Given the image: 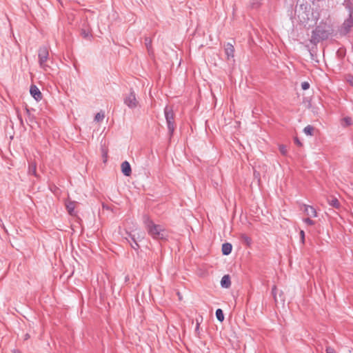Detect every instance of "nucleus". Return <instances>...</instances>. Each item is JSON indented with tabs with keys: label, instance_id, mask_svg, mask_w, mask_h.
<instances>
[{
	"label": "nucleus",
	"instance_id": "obj_24",
	"mask_svg": "<svg viewBox=\"0 0 353 353\" xmlns=\"http://www.w3.org/2000/svg\"><path fill=\"white\" fill-rule=\"evenodd\" d=\"M241 239L245 241L247 244H250L251 242L250 238H249L248 236L245 234H242Z\"/></svg>",
	"mask_w": 353,
	"mask_h": 353
},
{
	"label": "nucleus",
	"instance_id": "obj_30",
	"mask_svg": "<svg viewBox=\"0 0 353 353\" xmlns=\"http://www.w3.org/2000/svg\"><path fill=\"white\" fill-rule=\"evenodd\" d=\"M300 236H301V242L303 243H304V241H305V232L303 230H301L300 232Z\"/></svg>",
	"mask_w": 353,
	"mask_h": 353
},
{
	"label": "nucleus",
	"instance_id": "obj_13",
	"mask_svg": "<svg viewBox=\"0 0 353 353\" xmlns=\"http://www.w3.org/2000/svg\"><path fill=\"white\" fill-rule=\"evenodd\" d=\"M232 249V244L230 243H225L222 245L221 251L223 255H228L231 253Z\"/></svg>",
	"mask_w": 353,
	"mask_h": 353
},
{
	"label": "nucleus",
	"instance_id": "obj_15",
	"mask_svg": "<svg viewBox=\"0 0 353 353\" xmlns=\"http://www.w3.org/2000/svg\"><path fill=\"white\" fill-rule=\"evenodd\" d=\"M327 201L331 206L336 209L340 208V203L336 198L332 197L331 199H329Z\"/></svg>",
	"mask_w": 353,
	"mask_h": 353
},
{
	"label": "nucleus",
	"instance_id": "obj_14",
	"mask_svg": "<svg viewBox=\"0 0 353 353\" xmlns=\"http://www.w3.org/2000/svg\"><path fill=\"white\" fill-rule=\"evenodd\" d=\"M81 35L83 38L90 40L92 37V34L88 29L82 28L81 30Z\"/></svg>",
	"mask_w": 353,
	"mask_h": 353
},
{
	"label": "nucleus",
	"instance_id": "obj_25",
	"mask_svg": "<svg viewBox=\"0 0 353 353\" xmlns=\"http://www.w3.org/2000/svg\"><path fill=\"white\" fill-rule=\"evenodd\" d=\"M346 81L351 85H353V76L351 74H348L345 77Z\"/></svg>",
	"mask_w": 353,
	"mask_h": 353
},
{
	"label": "nucleus",
	"instance_id": "obj_21",
	"mask_svg": "<svg viewBox=\"0 0 353 353\" xmlns=\"http://www.w3.org/2000/svg\"><path fill=\"white\" fill-rule=\"evenodd\" d=\"M279 151L283 155V156H285L287 155V153H288V149H287V147L284 145H279Z\"/></svg>",
	"mask_w": 353,
	"mask_h": 353
},
{
	"label": "nucleus",
	"instance_id": "obj_9",
	"mask_svg": "<svg viewBox=\"0 0 353 353\" xmlns=\"http://www.w3.org/2000/svg\"><path fill=\"white\" fill-rule=\"evenodd\" d=\"M121 168L122 173L125 176H129L131 175V174H132L131 166H130V163L128 161H123L121 163Z\"/></svg>",
	"mask_w": 353,
	"mask_h": 353
},
{
	"label": "nucleus",
	"instance_id": "obj_27",
	"mask_svg": "<svg viewBox=\"0 0 353 353\" xmlns=\"http://www.w3.org/2000/svg\"><path fill=\"white\" fill-rule=\"evenodd\" d=\"M326 353H336L334 349L330 346H327L325 348Z\"/></svg>",
	"mask_w": 353,
	"mask_h": 353
},
{
	"label": "nucleus",
	"instance_id": "obj_16",
	"mask_svg": "<svg viewBox=\"0 0 353 353\" xmlns=\"http://www.w3.org/2000/svg\"><path fill=\"white\" fill-rule=\"evenodd\" d=\"M36 170H37L36 163L34 162L30 163L29 168H28V174H33L35 176H37V171Z\"/></svg>",
	"mask_w": 353,
	"mask_h": 353
},
{
	"label": "nucleus",
	"instance_id": "obj_33",
	"mask_svg": "<svg viewBox=\"0 0 353 353\" xmlns=\"http://www.w3.org/2000/svg\"><path fill=\"white\" fill-rule=\"evenodd\" d=\"M199 323L198 321V320H196V331H198L199 330Z\"/></svg>",
	"mask_w": 353,
	"mask_h": 353
},
{
	"label": "nucleus",
	"instance_id": "obj_36",
	"mask_svg": "<svg viewBox=\"0 0 353 353\" xmlns=\"http://www.w3.org/2000/svg\"><path fill=\"white\" fill-rule=\"evenodd\" d=\"M28 338H29V335L27 334L26 335L25 339H27Z\"/></svg>",
	"mask_w": 353,
	"mask_h": 353
},
{
	"label": "nucleus",
	"instance_id": "obj_4",
	"mask_svg": "<svg viewBox=\"0 0 353 353\" xmlns=\"http://www.w3.org/2000/svg\"><path fill=\"white\" fill-rule=\"evenodd\" d=\"M165 117L166 119L168 128L170 136L172 135L175 129V125L174 122V114L171 107L165 106L164 109Z\"/></svg>",
	"mask_w": 353,
	"mask_h": 353
},
{
	"label": "nucleus",
	"instance_id": "obj_6",
	"mask_svg": "<svg viewBox=\"0 0 353 353\" xmlns=\"http://www.w3.org/2000/svg\"><path fill=\"white\" fill-rule=\"evenodd\" d=\"M123 102L130 109L136 108L139 105V101L134 91L130 90V93L124 97Z\"/></svg>",
	"mask_w": 353,
	"mask_h": 353
},
{
	"label": "nucleus",
	"instance_id": "obj_17",
	"mask_svg": "<svg viewBox=\"0 0 353 353\" xmlns=\"http://www.w3.org/2000/svg\"><path fill=\"white\" fill-rule=\"evenodd\" d=\"M314 130V128L312 125H307L304 129H303V132L305 134L307 135H310V136H312L313 135V132Z\"/></svg>",
	"mask_w": 353,
	"mask_h": 353
},
{
	"label": "nucleus",
	"instance_id": "obj_11",
	"mask_svg": "<svg viewBox=\"0 0 353 353\" xmlns=\"http://www.w3.org/2000/svg\"><path fill=\"white\" fill-rule=\"evenodd\" d=\"M225 54L228 57V59L233 58L234 57V48L232 44L228 43L225 45Z\"/></svg>",
	"mask_w": 353,
	"mask_h": 353
},
{
	"label": "nucleus",
	"instance_id": "obj_37",
	"mask_svg": "<svg viewBox=\"0 0 353 353\" xmlns=\"http://www.w3.org/2000/svg\"><path fill=\"white\" fill-rule=\"evenodd\" d=\"M57 1L60 2V0H57Z\"/></svg>",
	"mask_w": 353,
	"mask_h": 353
},
{
	"label": "nucleus",
	"instance_id": "obj_35",
	"mask_svg": "<svg viewBox=\"0 0 353 353\" xmlns=\"http://www.w3.org/2000/svg\"><path fill=\"white\" fill-rule=\"evenodd\" d=\"M12 353H21V352L19 350L14 349L12 350Z\"/></svg>",
	"mask_w": 353,
	"mask_h": 353
},
{
	"label": "nucleus",
	"instance_id": "obj_10",
	"mask_svg": "<svg viewBox=\"0 0 353 353\" xmlns=\"http://www.w3.org/2000/svg\"><path fill=\"white\" fill-rule=\"evenodd\" d=\"M77 202L68 201L65 203L66 209L70 215H75L74 208L76 207Z\"/></svg>",
	"mask_w": 353,
	"mask_h": 353
},
{
	"label": "nucleus",
	"instance_id": "obj_23",
	"mask_svg": "<svg viewBox=\"0 0 353 353\" xmlns=\"http://www.w3.org/2000/svg\"><path fill=\"white\" fill-rule=\"evenodd\" d=\"M311 217H307L303 219V222L305 223L308 225H314L315 222L310 219Z\"/></svg>",
	"mask_w": 353,
	"mask_h": 353
},
{
	"label": "nucleus",
	"instance_id": "obj_18",
	"mask_svg": "<svg viewBox=\"0 0 353 353\" xmlns=\"http://www.w3.org/2000/svg\"><path fill=\"white\" fill-rule=\"evenodd\" d=\"M129 237L131 239V240L132 241V243H130V245L131 247L134 249V250H138V248H139V244L137 243V242L135 240V238H134V235H132L131 234H128Z\"/></svg>",
	"mask_w": 353,
	"mask_h": 353
},
{
	"label": "nucleus",
	"instance_id": "obj_22",
	"mask_svg": "<svg viewBox=\"0 0 353 353\" xmlns=\"http://www.w3.org/2000/svg\"><path fill=\"white\" fill-rule=\"evenodd\" d=\"M299 2H300V8L301 9H305L306 10L307 9V0H299Z\"/></svg>",
	"mask_w": 353,
	"mask_h": 353
},
{
	"label": "nucleus",
	"instance_id": "obj_19",
	"mask_svg": "<svg viewBox=\"0 0 353 353\" xmlns=\"http://www.w3.org/2000/svg\"><path fill=\"white\" fill-rule=\"evenodd\" d=\"M216 316L218 321L220 322L223 321L224 320V314L223 310L221 309H217L216 310Z\"/></svg>",
	"mask_w": 353,
	"mask_h": 353
},
{
	"label": "nucleus",
	"instance_id": "obj_7",
	"mask_svg": "<svg viewBox=\"0 0 353 353\" xmlns=\"http://www.w3.org/2000/svg\"><path fill=\"white\" fill-rule=\"evenodd\" d=\"M30 92L32 97L37 101H39L42 99V94L39 89L35 85H32L30 88Z\"/></svg>",
	"mask_w": 353,
	"mask_h": 353
},
{
	"label": "nucleus",
	"instance_id": "obj_12",
	"mask_svg": "<svg viewBox=\"0 0 353 353\" xmlns=\"http://www.w3.org/2000/svg\"><path fill=\"white\" fill-rule=\"evenodd\" d=\"M221 287L228 288L231 285L230 277L228 274L224 275L221 281Z\"/></svg>",
	"mask_w": 353,
	"mask_h": 353
},
{
	"label": "nucleus",
	"instance_id": "obj_34",
	"mask_svg": "<svg viewBox=\"0 0 353 353\" xmlns=\"http://www.w3.org/2000/svg\"><path fill=\"white\" fill-rule=\"evenodd\" d=\"M258 6H259V3H257V2L256 3H254L253 5H252L253 8H256Z\"/></svg>",
	"mask_w": 353,
	"mask_h": 353
},
{
	"label": "nucleus",
	"instance_id": "obj_8",
	"mask_svg": "<svg viewBox=\"0 0 353 353\" xmlns=\"http://www.w3.org/2000/svg\"><path fill=\"white\" fill-rule=\"evenodd\" d=\"M304 207V212L307 216V217H316L317 212L315 208L311 205H303Z\"/></svg>",
	"mask_w": 353,
	"mask_h": 353
},
{
	"label": "nucleus",
	"instance_id": "obj_3",
	"mask_svg": "<svg viewBox=\"0 0 353 353\" xmlns=\"http://www.w3.org/2000/svg\"><path fill=\"white\" fill-rule=\"evenodd\" d=\"M38 57H39V63L40 67L46 72H49V70L50 67L47 64V61L49 57V52L48 49L45 47L42 46L39 48V52H38Z\"/></svg>",
	"mask_w": 353,
	"mask_h": 353
},
{
	"label": "nucleus",
	"instance_id": "obj_1",
	"mask_svg": "<svg viewBox=\"0 0 353 353\" xmlns=\"http://www.w3.org/2000/svg\"><path fill=\"white\" fill-rule=\"evenodd\" d=\"M332 33V30L330 26L320 24L312 30L310 41L311 43L316 45L319 42L327 39Z\"/></svg>",
	"mask_w": 353,
	"mask_h": 353
},
{
	"label": "nucleus",
	"instance_id": "obj_31",
	"mask_svg": "<svg viewBox=\"0 0 353 353\" xmlns=\"http://www.w3.org/2000/svg\"><path fill=\"white\" fill-rule=\"evenodd\" d=\"M276 286H274L272 290V293L275 299H276Z\"/></svg>",
	"mask_w": 353,
	"mask_h": 353
},
{
	"label": "nucleus",
	"instance_id": "obj_32",
	"mask_svg": "<svg viewBox=\"0 0 353 353\" xmlns=\"http://www.w3.org/2000/svg\"><path fill=\"white\" fill-rule=\"evenodd\" d=\"M294 143L297 145H299L301 146L302 144L301 143V141L298 139V138H295L294 139Z\"/></svg>",
	"mask_w": 353,
	"mask_h": 353
},
{
	"label": "nucleus",
	"instance_id": "obj_2",
	"mask_svg": "<svg viewBox=\"0 0 353 353\" xmlns=\"http://www.w3.org/2000/svg\"><path fill=\"white\" fill-rule=\"evenodd\" d=\"M144 223L150 235L155 239H165L167 232L160 225L154 224L149 218H145Z\"/></svg>",
	"mask_w": 353,
	"mask_h": 353
},
{
	"label": "nucleus",
	"instance_id": "obj_20",
	"mask_svg": "<svg viewBox=\"0 0 353 353\" xmlns=\"http://www.w3.org/2000/svg\"><path fill=\"white\" fill-rule=\"evenodd\" d=\"M105 117L104 113L98 112L94 117V121L99 122L101 121Z\"/></svg>",
	"mask_w": 353,
	"mask_h": 353
},
{
	"label": "nucleus",
	"instance_id": "obj_29",
	"mask_svg": "<svg viewBox=\"0 0 353 353\" xmlns=\"http://www.w3.org/2000/svg\"><path fill=\"white\" fill-rule=\"evenodd\" d=\"M343 121L345 123L346 125H350L352 124V119L349 117L345 118Z\"/></svg>",
	"mask_w": 353,
	"mask_h": 353
},
{
	"label": "nucleus",
	"instance_id": "obj_26",
	"mask_svg": "<svg viewBox=\"0 0 353 353\" xmlns=\"http://www.w3.org/2000/svg\"><path fill=\"white\" fill-rule=\"evenodd\" d=\"M301 88L304 90H307L310 88V83L307 81H304L301 83Z\"/></svg>",
	"mask_w": 353,
	"mask_h": 353
},
{
	"label": "nucleus",
	"instance_id": "obj_28",
	"mask_svg": "<svg viewBox=\"0 0 353 353\" xmlns=\"http://www.w3.org/2000/svg\"><path fill=\"white\" fill-rule=\"evenodd\" d=\"M145 44L147 48L149 50V48L151 46V40L149 38H145Z\"/></svg>",
	"mask_w": 353,
	"mask_h": 353
},
{
	"label": "nucleus",
	"instance_id": "obj_5",
	"mask_svg": "<svg viewBox=\"0 0 353 353\" xmlns=\"http://www.w3.org/2000/svg\"><path fill=\"white\" fill-rule=\"evenodd\" d=\"M345 6L349 10V17L344 21L341 28V31H343L344 34L349 32L351 28L353 26V7L350 6L347 1H345Z\"/></svg>",
	"mask_w": 353,
	"mask_h": 353
}]
</instances>
